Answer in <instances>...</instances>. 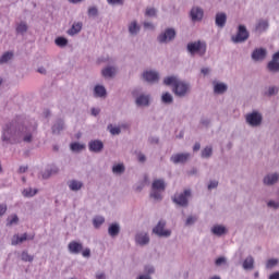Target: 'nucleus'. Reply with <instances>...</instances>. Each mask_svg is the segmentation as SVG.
<instances>
[{"label": "nucleus", "instance_id": "51", "mask_svg": "<svg viewBox=\"0 0 279 279\" xmlns=\"http://www.w3.org/2000/svg\"><path fill=\"white\" fill-rule=\"evenodd\" d=\"M107 1L111 5H114V4L122 5L123 4V0H107Z\"/></svg>", "mask_w": 279, "mask_h": 279}, {"label": "nucleus", "instance_id": "12", "mask_svg": "<svg viewBox=\"0 0 279 279\" xmlns=\"http://www.w3.org/2000/svg\"><path fill=\"white\" fill-rule=\"evenodd\" d=\"M68 250L70 254H82V250H84V245L77 241H72L68 245Z\"/></svg>", "mask_w": 279, "mask_h": 279}, {"label": "nucleus", "instance_id": "13", "mask_svg": "<svg viewBox=\"0 0 279 279\" xmlns=\"http://www.w3.org/2000/svg\"><path fill=\"white\" fill-rule=\"evenodd\" d=\"M27 239H29L31 241H33L34 235H31L29 238L27 236V233H24L22 236H20L19 234L13 235L12 241H11V245H19V243H23L25 241H27Z\"/></svg>", "mask_w": 279, "mask_h": 279}, {"label": "nucleus", "instance_id": "56", "mask_svg": "<svg viewBox=\"0 0 279 279\" xmlns=\"http://www.w3.org/2000/svg\"><path fill=\"white\" fill-rule=\"evenodd\" d=\"M144 27H145V29H154V24H151L149 22H145Z\"/></svg>", "mask_w": 279, "mask_h": 279}, {"label": "nucleus", "instance_id": "50", "mask_svg": "<svg viewBox=\"0 0 279 279\" xmlns=\"http://www.w3.org/2000/svg\"><path fill=\"white\" fill-rule=\"evenodd\" d=\"M217 186H219V182H217V181H210V183L208 184L209 191L211 189H217Z\"/></svg>", "mask_w": 279, "mask_h": 279}, {"label": "nucleus", "instance_id": "34", "mask_svg": "<svg viewBox=\"0 0 279 279\" xmlns=\"http://www.w3.org/2000/svg\"><path fill=\"white\" fill-rule=\"evenodd\" d=\"M141 27H138V24L136 22H132L129 26L130 34H138V31Z\"/></svg>", "mask_w": 279, "mask_h": 279}, {"label": "nucleus", "instance_id": "40", "mask_svg": "<svg viewBox=\"0 0 279 279\" xmlns=\"http://www.w3.org/2000/svg\"><path fill=\"white\" fill-rule=\"evenodd\" d=\"M125 171V166L123 163H119L117 166H113L112 172L113 173H123Z\"/></svg>", "mask_w": 279, "mask_h": 279}, {"label": "nucleus", "instance_id": "58", "mask_svg": "<svg viewBox=\"0 0 279 279\" xmlns=\"http://www.w3.org/2000/svg\"><path fill=\"white\" fill-rule=\"evenodd\" d=\"M27 171V166H21L19 169V173H25Z\"/></svg>", "mask_w": 279, "mask_h": 279}, {"label": "nucleus", "instance_id": "7", "mask_svg": "<svg viewBox=\"0 0 279 279\" xmlns=\"http://www.w3.org/2000/svg\"><path fill=\"white\" fill-rule=\"evenodd\" d=\"M167 222L165 220H160L158 225L153 229V232L157 234V236H171V230H165Z\"/></svg>", "mask_w": 279, "mask_h": 279}, {"label": "nucleus", "instance_id": "57", "mask_svg": "<svg viewBox=\"0 0 279 279\" xmlns=\"http://www.w3.org/2000/svg\"><path fill=\"white\" fill-rule=\"evenodd\" d=\"M60 130H62V126H58L56 124L52 126L53 134H56V132H60Z\"/></svg>", "mask_w": 279, "mask_h": 279}, {"label": "nucleus", "instance_id": "15", "mask_svg": "<svg viewBox=\"0 0 279 279\" xmlns=\"http://www.w3.org/2000/svg\"><path fill=\"white\" fill-rule=\"evenodd\" d=\"M267 57V50L259 48V49H255L252 53V58L253 60H265V58Z\"/></svg>", "mask_w": 279, "mask_h": 279}, {"label": "nucleus", "instance_id": "27", "mask_svg": "<svg viewBox=\"0 0 279 279\" xmlns=\"http://www.w3.org/2000/svg\"><path fill=\"white\" fill-rule=\"evenodd\" d=\"M211 232L216 234L217 236H221V234H226V227L223 226H215L211 229Z\"/></svg>", "mask_w": 279, "mask_h": 279}, {"label": "nucleus", "instance_id": "19", "mask_svg": "<svg viewBox=\"0 0 279 279\" xmlns=\"http://www.w3.org/2000/svg\"><path fill=\"white\" fill-rule=\"evenodd\" d=\"M278 180H279V175L277 173L268 174L267 177L264 178V184H267L269 186L271 184H276Z\"/></svg>", "mask_w": 279, "mask_h": 279}, {"label": "nucleus", "instance_id": "20", "mask_svg": "<svg viewBox=\"0 0 279 279\" xmlns=\"http://www.w3.org/2000/svg\"><path fill=\"white\" fill-rule=\"evenodd\" d=\"M136 243H138V245H147V243H149V235H147V233L137 234Z\"/></svg>", "mask_w": 279, "mask_h": 279}, {"label": "nucleus", "instance_id": "14", "mask_svg": "<svg viewBox=\"0 0 279 279\" xmlns=\"http://www.w3.org/2000/svg\"><path fill=\"white\" fill-rule=\"evenodd\" d=\"M190 14L192 21H202L204 19V11L199 8H193Z\"/></svg>", "mask_w": 279, "mask_h": 279}, {"label": "nucleus", "instance_id": "30", "mask_svg": "<svg viewBox=\"0 0 279 279\" xmlns=\"http://www.w3.org/2000/svg\"><path fill=\"white\" fill-rule=\"evenodd\" d=\"M267 27H269V23H267V21H259L257 26H256V31L257 32H265V29H267Z\"/></svg>", "mask_w": 279, "mask_h": 279}, {"label": "nucleus", "instance_id": "42", "mask_svg": "<svg viewBox=\"0 0 279 279\" xmlns=\"http://www.w3.org/2000/svg\"><path fill=\"white\" fill-rule=\"evenodd\" d=\"M213 156V148L211 147H205L202 151L203 158H210Z\"/></svg>", "mask_w": 279, "mask_h": 279}, {"label": "nucleus", "instance_id": "21", "mask_svg": "<svg viewBox=\"0 0 279 279\" xmlns=\"http://www.w3.org/2000/svg\"><path fill=\"white\" fill-rule=\"evenodd\" d=\"M82 32V23L77 22L72 25V27L68 31L70 36H75V34H80Z\"/></svg>", "mask_w": 279, "mask_h": 279}, {"label": "nucleus", "instance_id": "61", "mask_svg": "<svg viewBox=\"0 0 279 279\" xmlns=\"http://www.w3.org/2000/svg\"><path fill=\"white\" fill-rule=\"evenodd\" d=\"M92 114H93L94 117H97V114H99V109L93 108V109H92Z\"/></svg>", "mask_w": 279, "mask_h": 279}, {"label": "nucleus", "instance_id": "3", "mask_svg": "<svg viewBox=\"0 0 279 279\" xmlns=\"http://www.w3.org/2000/svg\"><path fill=\"white\" fill-rule=\"evenodd\" d=\"M166 186L167 185L165 184V180L156 179L151 185L153 193L150 194V197H153V199H162V195L158 192L165 191Z\"/></svg>", "mask_w": 279, "mask_h": 279}, {"label": "nucleus", "instance_id": "46", "mask_svg": "<svg viewBox=\"0 0 279 279\" xmlns=\"http://www.w3.org/2000/svg\"><path fill=\"white\" fill-rule=\"evenodd\" d=\"M81 253L84 258H90V248H84Z\"/></svg>", "mask_w": 279, "mask_h": 279}, {"label": "nucleus", "instance_id": "54", "mask_svg": "<svg viewBox=\"0 0 279 279\" xmlns=\"http://www.w3.org/2000/svg\"><path fill=\"white\" fill-rule=\"evenodd\" d=\"M268 206H269L270 208H279V204L276 203V202H274V201H269V202H268Z\"/></svg>", "mask_w": 279, "mask_h": 279}, {"label": "nucleus", "instance_id": "16", "mask_svg": "<svg viewBox=\"0 0 279 279\" xmlns=\"http://www.w3.org/2000/svg\"><path fill=\"white\" fill-rule=\"evenodd\" d=\"M101 149H104V143L99 140H95L89 142V150L90 151H95V153H99L101 151Z\"/></svg>", "mask_w": 279, "mask_h": 279}, {"label": "nucleus", "instance_id": "38", "mask_svg": "<svg viewBox=\"0 0 279 279\" xmlns=\"http://www.w3.org/2000/svg\"><path fill=\"white\" fill-rule=\"evenodd\" d=\"M17 34H25L27 32V24L25 22H21L16 27Z\"/></svg>", "mask_w": 279, "mask_h": 279}, {"label": "nucleus", "instance_id": "45", "mask_svg": "<svg viewBox=\"0 0 279 279\" xmlns=\"http://www.w3.org/2000/svg\"><path fill=\"white\" fill-rule=\"evenodd\" d=\"M195 221H197V217H194V216H190L187 219H186V226H193V223H195Z\"/></svg>", "mask_w": 279, "mask_h": 279}, {"label": "nucleus", "instance_id": "29", "mask_svg": "<svg viewBox=\"0 0 279 279\" xmlns=\"http://www.w3.org/2000/svg\"><path fill=\"white\" fill-rule=\"evenodd\" d=\"M119 225L113 223L109 227L108 232L110 236H117L119 234Z\"/></svg>", "mask_w": 279, "mask_h": 279}, {"label": "nucleus", "instance_id": "53", "mask_svg": "<svg viewBox=\"0 0 279 279\" xmlns=\"http://www.w3.org/2000/svg\"><path fill=\"white\" fill-rule=\"evenodd\" d=\"M53 172L51 170H47L46 172L43 173V179L47 180L48 178L51 177Z\"/></svg>", "mask_w": 279, "mask_h": 279}, {"label": "nucleus", "instance_id": "25", "mask_svg": "<svg viewBox=\"0 0 279 279\" xmlns=\"http://www.w3.org/2000/svg\"><path fill=\"white\" fill-rule=\"evenodd\" d=\"M137 106H149V96L141 95L136 98Z\"/></svg>", "mask_w": 279, "mask_h": 279}, {"label": "nucleus", "instance_id": "9", "mask_svg": "<svg viewBox=\"0 0 279 279\" xmlns=\"http://www.w3.org/2000/svg\"><path fill=\"white\" fill-rule=\"evenodd\" d=\"M175 38V29L168 28L166 32L158 36L159 43H171Z\"/></svg>", "mask_w": 279, "mask_h": 279}, {"label": "nucleus", "instance_id": "37", "mask_svg": "<svg viewBox=\"0 0 279 279\" xmlns=\"http://www.w3.org/2000/svg\"><path fill=\"white\" fill-rule=\"evenodd\" d=\"M70 149H72V151H82V149H84V144H80L77 142L72 143L70 145Z\"/></svg>", "mask_w": 279, "mask_h": 279}, {"label": "nucleus", "instance_id": "28", "mask_svg": "<svg viewBox=\"0 0 279 279\" xmlns=\"http://www.w3.org/2000/svg\"><path fill=\"white\" fill-rule=\"evenodd\" d=\"M244 269H254V257H246L243 263Z\"/></svg>", "mask_w": 279, "mask_h": 279}, {"label": "nucleus", "instance_id": "55", "mask_svg": "<svg viewBox=\"0 0 279 279\" xmlns=\"http://www.w3.org/2000/svg\"><path fill=\"white\" fill-rule=\"evenodd\" d=\"M223 263H226V257H219L216 259V265L219 266V265H223Z\"/></svg>", "mask_w": 279, "mask_h": 279}, {"label": "nucleus", "instance_id": "47", "mask_svg": "<svg viewBox=\"0 0 279 279\" xmlns=\"http://www.w3.org/2000/svg\"><path fill=\"white\" fill-rule=\"evenodd\" d=\"M146 16H156V9L154 8H149V9H146Z\"/></svg>", "mask_w": 279, "mask_h": 279}, {"label": "nucleus", "instance_id": "48", "mask_svg": "<svg viewBox=\"0 0 279 279\" xmlns=\"http://www.w3.org/2000/svg\"><path fill=\"white\" fill-rule=\"evenodd\" d=\"M14 223H19V216L16 215L11 216V219L9 220V226H12Z\"/></svg>", "mask_w": 279, "mask_h": 279}, {"label": "nucleus", "instance_id": "23", "mask_svg": "<svg viewBox=\"0 0 279 279\" xmlns=\"http://www.w3.org/2000/svg\"><path fill=\"white\" fill-rule=\"evenodd\" d=\"M228 90V86L223 83H217L214 87V93H217V95H223Z\"/></svg>", "mask_w": 279, "mask_h": 279}, {"label": "nucleus", "instance_id": "17", "mask_svg": "<svg viewBox=\"0 0 279 279\" xmlns=\"http://www.w3.org/2000/svg\"><path fill=\"white\" fill-rule=\"evenodd\" d=\"M143 77L146 82H158L159 80L158 73L154 71L144 72Z\"/></svg>", "mask_w": 279, "mask_h": 279}, {"label": "nucleus", "instance_id": "1", "mask_svg": "<svg viewBox=\"0 0 279 279\" xmlns=\"http://www.w3.org/2000/svg\"><path fill=\"white\" fill-rule=\"evenodd\" d=\"M2 141L10 145H16V143H21L22 141H24V143H32V135L27 133L26 128L19 126V129H16V124L10 123L3 129Z\"/></svg>", "mask_w": 279, "mask_h": 279}, {"label": "nucleus", "instance_id": "22", "mask_svg": "<svg viewBox=\"0 0 279 279\" xmlns=\"http://www.w3.org/2000/svg\"><path fill=\"white\" fill-rule=\"evenodd\" d=\"M102 76L105 77H114V75H117V69L112 68V66H108L105 68L102 71Z\"/></svg>", "mask_w": 279, "mask_h": 279}, {"label": "nucleus", "instance_id": "39", "mask_svg": "<svg viewBox=\"0 0 279 279\" xmlns=\"http://www.w3.org/2000/svg\"><path fill=\"white\" fill-rule=\"evenodd\" d=\"M22 260H24V263H32V260H34V256L29 255L27 251H24L22 252Z\"/></svg>", "mask_w": 279, "mask_h": 279}, {"label": "nucleus", "instance_id": "31", "mask_svg": "<svg viewBox=\"0 0 279 279\" xmlns=\"http://www.w3.org/2000/svg\"><path fill=\"white\" fill-rule=\"evenodd\" d=\"M36 193H38V190H34L32 187L25 189L23 191L24 197H34V195H36Z\"/></svg>", "mask_w": 279, "mask_h": 279}, {"label": "nucleus", "instance_id": "8", "mask_svg": "<svg viewBox=\"0 0 279 279\" xmlns=\"http://www.w3.org/2000/svg\"><path fill=\"white\" fill-rule=\"evenodd\" d=\"M263 122V117L258 112L248 113L246 116V123L256 128Z\"/></svg>", "mask_w": 279, "mask_h": 279}, {"label": "nucleus", "instance_id": "5", "mask_svg": "<svg viewBox=\"0 0 279 279\" xmlns=\"http://www.w3.org/2000/svg\"><path fill=\"white\" fill-rule=\"evenodd\" d=\"M250 38V33L245 25H240L238 28V33L235 36L232 37L233 43H245Z\"/></svg>", "mask_w": 279, "mask_h": 279}, {"label": "nucleus", "instance_id": "2", "mask_svg": "<svg viewBox=\"0 0 279 279\" xmlns=\"http://www.w3.org/2000/svg\"><path fill=\"white\" fill-rule=\"evenodd\" d=\"M166 86H173L172 90L177 97H184L190 90L189 84L178 80L177 76H168L163 80Z\"/></svg>", "mask_w": 279, "mask_h": 279}, {"label": "nucleus", "instance_id": "49", "mask_svg": "<svg viewBox=\"0 0 279 279\" xmlns=\"http://www.w3.org/2000/svg\"><path fill=\"white\" fill-rule=\"evenodd\" d=\"M7 211H8V205L0 204V217H2V215H5Z\"/></svg>", "mask_w": 279, "mask_h": 279}, {"label": "nucleus", "instance_id": "59", "mask_svg": "<svg viewBox=\"0 0 279 279\" xmlns=\"http://www.w3.org/2000/svg\"><path fill=\"white\" fill-rule=\"evenodd\" d=\"M96 279H106V274L104 272L97 274Z\"/></svg>", "mask_w": 279, "mask_h": 279}, {"label": "nucleus", "instance_id": "11", "mask_svg": "<svg viewBox=\"0 0 279 279\" xmlns=\"http://www.w3.org/2000/svg\"><path fill=\"white\" fill-rule=\"evenodd\" d=\"M268 71L272 73L279 72V51L272 56V60L268 63Z\"/></svg>", "mask_w": 279, "mask_h": 279}, {"label": "nucleus", "instance_id": "18", "mask_svg": "<svg viewBox=\"0 0 279 279\" xmlns=\"http://www.w3.org/2000/svg\"><path fill=\"white\" fill-rule=\"evenodd\" d=\"M226 21H228V16L226 15V13L216 14V25L218 27H225Z\"/></svg>", "mask_w": 279, "mask_h": 279}, {"label": "nucleus", "instance_id": "4", "mask_svg": "<svg viewBox=\"0 0 279 279\" xmlns=\"http://www.w3.org/2000/svg\"><path fill=\"white\" fill-rule=\"evenodd\" d=\"M187 51H190L192 56H194V53H198V56H204L206 53V44L202 41L190 43L187 45Z\"/></svg>", "mask_w": 279, "mask_h": 279}, {"label": "nucleus", "instance_id": "36", "mask_svg": "<svg viewBox=\"0 0 279 279\" xmlns=\"http://www.w3.org/2000/svg\"><path fill=\"white\" fill-rule=\"evenodd\" d=\"M104 221H106V219L101 216H97L94 218L93 223L95 228H99L101 225H104Z\"/></svg>", "mask_w": 279, "mask_h": 279}, {"label": "nucleus", "instance_id": "62", "mask_svg": "<svg viewBox=\"0 0 279 279\" xmlns=\"http://www.w3.org/2000/svg\"><path fill=\"white\" fill-rule=\"evenodd\" d=\"M269 279H279V272L270 275Z\"/></svg>", "mask_w": 279, "mask_h": 279}, {"label": "nucleus", "instance_id": "44", "mask_svg": "<svg viewBox=\"0 0 279 279\" xmlns=\"http://www.w3.org/2000/svg\"><path fill=\"white\" fill-rule=\"evenodd\" d=\"M98 10L95 7L88 9V16H97Z\"/></svg>", "mask_w": 279, "mask_h": 279}, {"label": "nucleus", "instance_id": "52", "mask_svg": "<svg viewBox=\"0 0 279 279\" xmlns=\"http://www.w3.org/2000/svg\"><path fill=\"white\" fill-rule=\"evenodd\" d=\"M276 93H278V87H269L268 96L271 97V95H276Z\"/></svg>", "mask_w": 279, "mask_h": 279}, {"label": "nucleus", "instance_id": "6", "mask_svg": "<svg viewBox=\"0 0 279 279\" xmlns=\"http://www.w3.org/2000/svg\"><path fill=\"white\" fill-rule=\"evenodd\" d=\"M189 197H191V190H185L184 193L174 195L173 203L179 206H189Z\"/></svg>", "mask_w": 279, "mask_h": 279}, {"label": "nucleus", "instance_id": "41", "mask_svg": "<svg viewBox=\"0 0 279 279\" xmlns=\"http://www.w3.org/2000/svg\"><path fill=\"white\" fill-rule=\"evenodd\" d=\"M108 130H109L110 134H112L113 136L117 134H121V128H119V126H112V124H109Z\"/></svg>", "mask_w": 279, "mask_h": 279}, {"label": "nucleus", "instance_id": "35", "mask_svg": "<svg viewBox=\"0 0 279 279\" xmlns=\"http://www.w3.org/2000/svg\"><path fill=\"white\" fill-rule=\"evenodd\" d=\"M161 101L163 104H172L173 102V96H171V94L169 93H165L162 96H161Z\"/></svg>", "mask_w": 279, "mask_h": 279}, {"label": "nucleus", "instance_id": "32", "mask_svg": "<svg viewBox=\"0 0 279 279\" xmlns=\"http://www.w3.org/2000/svg\"><path fill=\"white\" fill-rule=\"evenodd\" d=\"M57 47H66V45H69V40L64 37H58L56 40H54Z\"/></svg>", "mask_w": 279, "mask_h": 279}, {"label": "nucleus", "instance_id": "24", "mask_svg": "<svg viewBox=\"0 0 279 279\" xmlns=\"http://www.w3.org/2000/svg\"><path fill=\"white\" fill-rule=\"evenodd\" d=\"M84 184L77 180H72L69 182V189L70 191H80Z\"/></svg>", "mask_w": 279, "mask_h": 279}, {"label": "nucleus", "instance_id": "64", "mask_svg": "<svg viewBox=\"0 0 279 279\" xmlns=\"http://www.w3.org/2000/svg\"><path fill=\"white\" fill-rule=\"evenodd\" d=\"M201 147H202V146L199 145V143H196V144L194 145L193 149H194V151H199Z\"/></svg>", "mask_w": 279, "mask_h": 279}, {"label": "nucleus", "instance_id": "60", "mask_svg": "<svg viewBox=\"0 0 279 279\" xmlns=\"http://www.w3.org/2000/svg\"><path fill=\"white\" fill-rule=\"evenodd\" d=\"M202 73L203 75H208V73H210V70L208 68H203Z\"/></svg>", "mask_w": 279, "mask_h": 279}, {"label": "nucleus", "instance_id": "43", "mask_svg": "<svg viewBox=\"0 0 279 279\" xmlns=\"http://www.w3.org/2000/svg\"><path fill=\"white\" fill-rule=\"evenodd\" d=\"M276 265H278V259H268L266 263L267 269H271V267H276Z\"/></svg>", "mask_w": 279, "mask_h": 279}, {"label": "nucleus", "instance_id": "33", "mask_svg": "<svg viewBox=\"0 0 279 279\" xmlns=\"http://www.w3.org/2000/svg\"><path fill=\"white\" fill-rule=\"evenodd\" d=\"M12 52H5L1 58H0V64H5V62H9V60H12L13 58Z\"/></svg>", "mask_w": 279, "mask_h": 279}, {"label": "nucleus", "instance_id": "63", "mask_svg": "<svg viewBox=\"0 0 279 279\" xmlns=\"http://www.w3.org/2000/svg\"><path fill=\"white\" fill-rule=\"evenodd\" d=\"M138 160H140V162H145V160H146L145 155H143V154L138 155Z\"/></svg>", "mask_w": 279, "mask_h": 279}, {"label": "nucleus", "instance_id": "26", "mask_svg": "<svg viewBox=\"0 0 279 279\" xmlns=\"http://www.w3.org/2000/svg\"><path fill=\"white\" fill-rule=\"evenodd\" d=\"M96 97H106V87L97 85L94 89Z\"/></svg>", "mask_w": 279, "mask_h": 279}, {"label": "nucleus", "instance_id": "10", "mask_svg": "<svg viewBox=\"0 0 279 279\" xmlns=\"http://www.w3.org/2000/svg\"><path fill=\"white\" fill-rule=\"evenodd\" d=\"M189 158H191V155L189 153H181V154L172 155L170 160L174 165H179V163L186 162V160H189Z\"/></svg>", "mask_w": 279, "mask_h": 279}]
</instances>
